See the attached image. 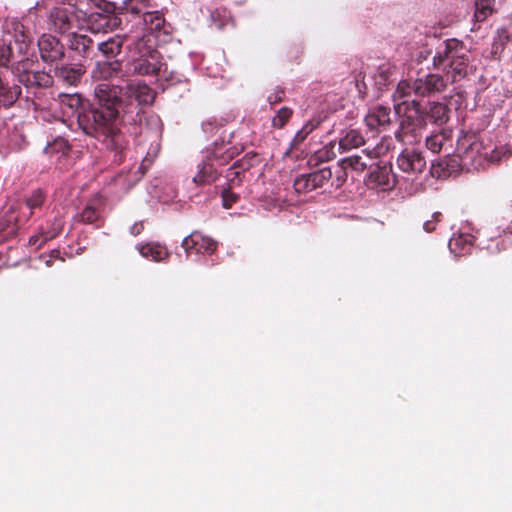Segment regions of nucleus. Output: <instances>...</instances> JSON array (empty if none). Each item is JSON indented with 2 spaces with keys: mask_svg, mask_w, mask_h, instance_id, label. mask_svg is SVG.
<instances>
[{
  "mask_svg": "<svg viewBox=\"0 0 512 512\" xmlns=\"http://www.w3.org/2000/svg\"><path fill=\"white\" fill-rule=\"evenodd\" d=\"M121 105L119 87L102 82L95 86L93 101L79 116L82 131L113 153L112 161L117 165L124 161L129 148V139L118 125Z\"/></svg>",
  "mask_w": 512,
  "mask_h": 512,
  "instance_id": "obj_1",
  "label": "nucleus"
},
{
  "mask_svg": "<svg viewBox=\"0 0 512 512\" xmlns=\"http://www.w3.org/2000/svg\"><path fill=\"white\" fill-rule=\"evenodd\" d=\"M469 63V49L464 42L456 38L443 41L432 59L433 68L442 69L446 79H450L452 83L467 76Z\"/></svg>",
  "mask_w": 512,
  "mask_h": 512,
  "instance_id": "obj_2",
  "label": "nucleus"
},
{
  "mask_svg": "<svg viewBox=\"0 0 512 512\" xmlns=\"http://www.w3.org/2000/svg\"><path fill=\"white\" fill-rule=\"evenodd\" d=\"M127 43V60L133 71L142 76H156L165 66L163 56L150 35H136Z\"/></svg>",
  "mask_w": 512,
  "mask_h": 512,
  "instance_id": "obj_3",
  "label": "nucleus"
},
{
  "mask_svg": "<svg viewBox=\"0 0 512 512\" xmlns=\"http://www.w3.org/2000/svg\"><path fill=\"white\" fill-rule=\"evenodd\" d=\"M411 107L403 115L399 128L395 132V138L403 143L412 145L420 141L426 128V116L419 101L412 100Z\"/></svg>",
  "mask_w": 512,
  "mask_h": 512,
  "instance_id": "obj_4",
  "label": "nucleus"
},
{
  "mask_svg": "<svg viewBox=\"0 0 512 512\" xmlns=\"http://www.w3.org/2000/svg\"><path fill=\"white\" fill-rule=\"evenodd\" d=\"M365 144L362 132L357 128H345L340 131L338 141H330L317 156L322 161L334 159L338 153L348 152Z\"/></svg>",
  "mask_w": 512,
  "mask_h": 512,
  "instance_id": "obj_5",
  "label": "nucleus"
},
{
  "mask_svg": "<svg viewBox=\"0 0 512 512\" xmlns=\"http://www.w3.org/2000/svg\"><path fill=\"white\" fill-rule=\"evenodd\" d=\"M456 150L463 167H472L473 169L486 168L488 148L484 147L482 142L472 141L471 137L465 136L458 141Z\"/></svg>",
  "mask_w": 512,
  "mask_h": 512,
  "instance_id": "obj_6",
  "label": "nucleus"
},
{
  "mask_svg": "<svg viewBox=\"0 0 512 512\" xmlns=\"http://www.w3.org/2000/svg\"><path fill=\"white\" fill-rule=\"evenodd\" d=\"M77 0H55V6L49 13V22L58 33H66L73 27L74 18L77 17Z\"/></svg>",
  "mask_w": 512,
  "mask_h": 512,
  "instance_id": "obj_7",
  "label": "nucleus"
},
{
  "mask_svg": "<svg viewBox=\"0 0 512 512\" xmlns=\"http://www.w3.org/2000/svg\"><path fill=\"white\" fill-rule=\"evenodd\" d=\"M4 40H12V44L18 48V53H28L32 44L31 30L18 19H10L5 22Z\"/></svg>",
  "mask_w": 512,
  "mask_h": 512,
  "instance_id": "obj_8",
  "label": "nucleus"
},
{
  "mask_svg": "<svg viewBox=\"0 0 512 512\" xmlns=\"http://www.w3.org/2000/svg\"><path fill=\"white\" fill-rule=\"evenodd\" d=\"M389 147L385 148L387 151ZM383 144L373 150L363 149L360 154H354L349 157H345L338 162V166L343 169H350L352 171L362 173L368 167L372 168L373 160L383 153Z\"/></svg>",
  "mask_w": 512,
  "mask_h": 512,
  "instance_id": "obj_9",
  "label": "nucleus"
},
{
  "mask_svg": "<svg viewBox=\"0 0 512 512\" xmlns=\"http://www.w3.org/2000/svg\"><path fill=\"white\" fill-rule=\"evenodd\" d=\"M398 168L410 175L417 176L424 172L427 166L423 153L415 148H405L397 157Z\"/></svg>",
  "mask_w": 512,
  "mask_h": 512,
  "instance_id": "obj_10",
  "label": "nucleus"
},
{
  "mask_svg": "<svg viewBox=\"0 0 512 512\" xmlns=\"http://www.w3.org/2000/svg\"><path fill=\"white\" fill-rule=\"evenodd\" d=\"M37 45L41 60L45 63L52 64L65 57V46L51 34H43L38 39Z\"/></svg>",
  "mask_w": 512,
  "mask_h": 512,
  "instance_id": "obj_11",
  "label": "nucleus"
},
{
  "mask_svg": "<svg viewBox=\"0 0 512 512\" xmlns=\"http://www.w3.org/2000/svg\"><path fill=\"white\" fill-rule=\"evenodd\" d=\"M68 58L72 61H80L91 57L94 49L93 40L87 35L72 33L68 36Z\"/></svg>",
  "mask_w": 512,
  "mask_h": 512,
  "instance_id": "obj_12",
  "label": "nucleus"
},
{
  "mask_svg": "<svg viewBox=\"0 0 512 512\" xmlns=\"http://www.w3.org/2000/svg\"><path fill=\"white\" fill-rule=\"evenodd\" d=\"M104 207V198L97 194L86 203L75 219L82 224H92L99 228L103 224Z\"/></svg>",
  "mask_w": 512,
  "mask_h": 512,
  "instance_id": "obj_13",
  "label": "nucleus"
},
{
  "mask_svg": "<svg viewBox=\"0 0 512 512\" xmlns=\"http://www.w3.org/2000/svg\"><path fill=\"white\" fill-rule=\"evenodd\" d=\"M446 87L447 81L440 74L429 73L414 80V94L420 97H429L443 92Z\"/></svg>",
  "mask_w": 512,
  "mask_h": 512,
  "instance_id": "obj_14",
  "label": "nucleus"
},
{
  "mask_svg": "<svg viewBox=\"0 0 512 512\" xmlns=\"http://www.w3.org/2000/svg\"><path fill=\"white\" fill-rule=\"evenodd\" d=\"M181 246L188 255L192 252L210 255L216 251L217 242L198 231H194L183 239Z\"/></svg>",
  "mask_w": 512,
  "mask_h": 512,
  "instance_id": "obj_15",
  "label": "nucleus"
},
{
  "mask_svg": "<svg viewBox=\"0 0 512 512\" xmlns=\"http://www.w3.org/2000/svg\"><path fill=\"white\" fill-rule=\"evenodd\" d=\"M30 62L27 53H18V48L12 44V40H0V66L9 67L17 64V70L19 66L23 69Z\"/></svg>",
  "mask_w": 512,
  "mask_h": 512,
  "instance_id": "obj_16",
  "label": "nucleus"
},
{
  "mask_svg": "<svg viewBox=\"0 0 512 512\" xmlns=\"http://www.w3.org/2000/svg\"><path fill=\"white\" fill-rule=\"evenodd\" d=\"M85 73L86 67L80 61L56 66L54 70L55 77L62 83L69 86H76L80 83Z\"/></svg>",
  "mask_w": 512,
  "mask_h": 512,
  "instance_id": "obj_17",
  "label": "nucleus"
},
{
  "mask_svg": "<svg viewBox=\"0 0 512 512\" xmlns=\"http://www.w3.org/2000/svg\"><path fill=\"white\" fill-rule=\"evenodd\" d=\"M369 182L376 187L391 189L396 185V175L391 163H378L369 174Z\"/></svg>",
  "mask_w": 512,
  "mask_h": 512,
  "instance_id": "obj_18",
  "label": "nucleus"
},
{
  "mask_svg": "<svg viewBox=\"0 0 512 512\" xmlns=\"http://www.w3.org/2000/svg\"><path fill=\"white\" fill-rule=\"evenodd\" d=\"M135 38L136 35H131L128 33L117 34L113 37H109L105 41L99 42L97 44V49L107 59H113L121 53L123 46H125V48L127 49V43L130 41L128 39Z\"/></svg>",
  "mask_w": 512,
  "mask_h": 512,
  "instance_id": "obj_19",
  "label": "nucleus"
},
{
  "mask_svg": "<svg viewBox=\"0 0 512 512\" xmlns=\"http://www.w3.org/2000/svg\"><path fill=\"white\" fill-rule=\"evenodd\" d=\"M19 82L28 90L52 87L53 76L45 71H23L19 75Z\"/></svg>",
  "mask_w": 512,
  "mask_h": 512,
  "instance_id": "obj_20",
  "label": "nucleus"
},
{
  "mask_svg": "<svg viewBox=\"0 0 512 512\" xmlns=\"http://www.w3.org/2000/svg\"><path fill=\"white\" fill-rule=\"evenodd\" d=\"M87 23L93 33H105L116 28L120 24V19L115 15L95 12L88 16Z\"/></svg>",
  "mask_w": 512,
  "mask_h": 512,
  "instance_id": "obj_21",
  "label": "nucleus"
},
{
  "mask_svg": "<svg viewBox=\"0 0 512 512\" xmlns=\"http://www.w3.org/2000/svg\"><path fill=\"white\" fill-rule=\"evenodd\" d=\"M238 154L236 147L230 145V142H225L223 139L215 141L213 147L207 152L206 157L216 162L219 165H225Z\"/></svg>",
  "mask_w": 512,
  "mask_h": 512,
  "instance_id": "obj_22",
  "label": "nucleus"
},
{
  "mask_svg": "<svg viewBox=\"0 0 512 512\" xmlns=\"http://www.w3.org/2000/svg\"><path fill=\"white\" fill-rule=\"evenodd\" d=\"M58 100L61 105L63 113L68 115H76L78 122L79 116H81L82 112L86 110V104L89 103V101L84 100L77 93H60L58 95Z\"/></svg>",
  "mask_w": 512,
  "mask_h": 512,
  "instance_id": "obj_23",
  "label": "nucleus"
},
{
  "mask_svg": "<svg viewBox=\"0 0 512 512\" xmlns=\"http://www.w3.org/2000/svg\"><path fill=\"white\" fill-rule=\"evenodd\" d=\"M122 72V61H97L91 72L94 80H110L117 77Z\"/></svg>",
  "mask_w": 512,
  "mask_h": 512,
  "instance_id": "obj_24",
  "label": "nucleus"
},
{
  "mask_svg": "<svg viewBox=\"0 0 512 512\" xmlns=\"http://www.w3.org/2000/svg\"><path fill=\"white\" fill-rule=\"evenodd\" d=\"M140 23L143 24L145 28L143 34L150 35L154 41L162 30L164 34L167 33L165 31L166 22L164 15L159 11H149Z\"/></svg>",
  "mask_w": 512,
  "mask_h": 512,
  "instance_id": "obj_25",
  "label": "nucleus"
},
{
  "mask_svg": "<svg viewBox=\"0 0 512 512\" xmlns=\"http://www.w3.org/2000/svg\"><path fill=\"white\" fill-rule=\"evenodd\" d=\"M21 95V87L0 75V109L10 108Z\"/></svg>",
  "mask_w": 512,
  "mask_h": 512,
  "instance_id": "obj_26",
  "label": "nucleus"
},
{
  "mask_svg": "<svg viewBox=\"0 0 512 512\" xmlns=\"http://www.w3.org/2000/svg\"><path fill=\"white\" fill-rule=\"evenodd\" d=\"M390 108L378 105L370 110V112L365 117V123L368 128L371 130L376 129L378 127H387L391 123L390 119Z\"/></svg>",
  "mask_w": 512,
  "mask_h": 512,
  "instance_id": "obj_27",
  "label": "nucleus"
},
{
  "mask_svg": "<svg viewBox=\"0 0 512 512\" xmlns=\"http://www.w3.org/2000/svg\"><path fill=\"white\" fill-rule=\"evenodd\" d=\"M428 110H424L426 123L429 121L435 125H443L449 120V108L440 102H429Z\"/></svg>",
  "mask_w": 512,
  "mask_h": 512,
  "instance_id": "obj_28",
  "label": "nucleus"
},
{
  "mask_svg": "<svg viewBox=\"0 0 512 512\" xmlns=\"http://www.w3.org/2000/svg\"><path fill=\"white\" fill-rule=\"evenodd\" d=\"M144 160L135 172H120L112 178V182L120 184L124 190H129L134 186L146 173L147 165Z\"/></svg>",
  "mask_w": 512,
  "mask_h": 512,
  "instance_id": "obj_29",
  "label": "nucleus"
},
{
  "mask_svg": "<svg viewBox=\"0 0 512 512\" xmlns=\"http://www.w3.org/2000/svg\"><path fill=\"white\" fill-rule=\"evenodd\" d=\"M127 93L139 104H152L155 99L154 91L145 83L128 84Z\"/></svg>",
  "mask_w": 512,
  "mask_h": 512,
  "instance_id": "obj_30",
  "label": "nucleus"
},
{
  "mask_svg": "<svg viewBox=\"0 0 512 512\" xmlns=\"http://www.w3.org/2000/svg\"><path fill=\"white\" fill-rule=\"evenodd\" d=\"M199 170L193 177V182L197 185H206L214 182L218 178V172L214 167V162L207 157L198 166Z\"/></svg>",
  "mask_w": 512,
  "mask_h": 512,
  "instance_id": "obj_31",
  "label": "nucleus"
},
{
  "mask_svg": "<svg viewBox=\"0 0 512 512\" xmlns=\"http://www.w3.org/2000/svg\"><path fill=\"white\" fill-rule=\"evenodd\" d=\"M248 168L249 164L245 160L236 161L230 168H228L225 175L227 187L236 188L241 186L245 178V172Z\"/></svg>",
  "mask_w": 512,
  "mask_h": 512,
  "instance_id": "obj_32",
  "label": "nucleus"
},
{
  "mask_svg": "<svg viewBox=\"0 0 512 512\" xmlns=\"http://www.w3.org/2000/svg\"><path fill=\"white\" fill-rule=\"evenodd\" d=\"M320 123L321 120L319 118L310 119L307 123H305L302 129L295 134L294 138L290 142V146L286 154H290L293 151L298 150L300 145L320 125Z\"/></svg>",
  "mask_w": 512,
  "mask_h": 512,
  "instance_id": "obj_33",
  "label": "nucleus"
},
{
  "mask_svg": "<svg viewBox=\"0 0 512 512\" xmlns=\"http://www.w3.org/2000/svg\"><path fill=\"white\" fill-rule=\"evenodd\" d=\"M448 246L455 256L465 255L470 252L473 246V236L470 234H459L453 236L449 240Z\"/></svg>",
  "mask_w": 512,
  "mask_h": 512,
  "instance_id": "obj_34",
  "label": "nucleus"
},
{
  "mask_svg": "<svg viewBox=\"0 0 512 512\" xmlns=\"http://www.w3.org/2000/svg\"><path fill=\"white\" fill-rule=\"evenodd\" d=\"M140 254L153 261L159 262L169 257V252L165 246L158 243H147L140 247Z\"/></svg>",
  "mask_w": 512,
  "mask_h": 512,
  "instance_id": "obj_35",
  "label": "nucleus"
},
{
  "mask_svg": "<svg viewBox=\"0 0 512 512\" xmlns=\"http://www.w3.org/2000/svg\"><path fill=\"white\" fill-rule=\"evenodd\" d=\"M149 0H129L125 4V13L138 18L140 23L144 16L149 12L150 8Z\"/></svg>",
  "mask_w": 512,
  "mask_h": 512,
  "instance_id": "obj_36",
  "label": "nucleus"
},
{
  "mask_svg": "<svg viewBox=\"0 0 512 512\" xmlns=\"http://www.w3.org/2000/svg\"><path fill=\"white\" fill-rule=\"evenodd\" d=\"M495 0H475L474 19L484 22L494 12Z\"/></svg>",
  "mask_w": 512,
  "mask_h": 512,
  "instance_id": "obj_37",
  "label": "nucleus"
},
{
  "mask_svg": "<svg viewBox=\"0 0 512 512\" xmlns=\"http://www.w3.org/2000/svg\"><path fill=\"white\" fill-rule=\"evenodd\" d=\"M63 229V220L61 218L56 217L51 224V228L41 234L40 237L32 236L30 238V243L36 244L38 240L41 238L40 245L45 243L48 240L54 239L56 236L60 234Z\"/></svg>",
  "mask_w": 512,
  "mask_h": 512,
  "instance_id": "obj_38",
  "label": "nucleus"
},
{
  "mask_svg": "<svg viewBox=\"0 0 512 512\" xmlns=\"http://www.w3.org/2000/svg\"><path fill=\"white\" fill-rule=\"evenodd\" d=\"M451 162V156L446 155L444 158H440L436 161H432L430 174L434 178H447L449 177V163Z\"/></svg>",
  "mask_w": 512,
  "mask_h": 512,
  "instance_id": "obj_39",
  "label": "nucleus"
},
{
  "mask_svg": "<svg viewBox=\"0 0 512 512\" xmlns=\"http://www.w3.org/2000/svg\"><path fill=\"white\" fill-rule=\"evenodd\" d=\"M210 20L212 25L217 29H222L231 22L232 18L228 9L225 7H217L211 11Z\"/></svg>",
  "mask_w": 512,
  "mask_h": 512,
  "instance_id": "obj_40",
  "label": "nucleus"
},
{
  "mask_svg": "<svg viewBox=\"0 0 512 512\" xmlns=\"http://www.w3.org/2000/svg\"><path fill=\"white\" fill-rule=\"evenodd\" d=\"M448 137L445 132L433 134L426 138V147L433 153H439Z\"/></svg>",
  "mask_w": 512,
  "mask_h": 512,
  "instance_id": "obj_41",
  "label": "nucleus"
},
{
  "mask_svg": "<svg viewBox=\"0 0 512 512\" xmlns=\"http://www.w3.org/2000/svg\"><path fill=\"white\" fill-rule=\"evenodd\" d=\"M311 174H302L294 180V189L297 193H306L315 189Z\"/></svg>",
  "mask_w": 512,
  "mask_h": 512,
  "instance_id": "obj_42",
  "label": "nucleus"
},
{
  "mask_svg": "<svg viewBox=\"0 0 512 512\" xmlns=\"http://www.w3.org/2000/svg\"><path fill=\"white\" fill-rule=\"evenodd\" d=\"M292 115L293 110L291 108H280L276 115L272 118V126L277 129H282L288 123Z\"/></svg>",
  "mask_w": 512,
  "mask_h": 512,
  "instance_id": "obj_43",
  "label": "nucleus"
},
{
  "mask_svg": "<svg viewBox=\"0 0 512 512\" xmlns=\"http://www.w3.org/2000/svg\"><path fill=\"white\" fill-rule=\"evenodd\" d=\"M310 174L312 176L311 181L313 182L315 189L322 187L332 178V171L329 167H324Z\"/></svg>",
  "mask_w": 512,
  "mask_h": 512,
  "instance_id": "obj_44",
  "label": "nucleus"
},
{
  "mask_svg": "<svg viewBox=\"0 0 512 512\" xmlns=\"http://www.w3.org/2000/svg\"><path fill=\"white\" fill-rule=\"evenodd\" d=\"M45 201V195L42 190L37 189L31 193V195L26 199V207L30 210V214L33 213V210L40 208Z\"/></svg>",
  "mask_w": 512,
  "mask_h": 512,
  "instance_id": "obj_45",
  "label": "nucleus"
},
{
  "mask_svg": "<svg viewBox=\"0 0 512 512\" xmlns=\"http://www.w3.org/2000/svg\"><path fill=\"white\" fill-rule=\"evenodd\" d=\"M234 188L225 187L221 192L222 205L224 208L229 209L233 204L239 200V195L233 191Z\"/></svg>",
  "mask_w": 512,
  "mask_h": 512,
  "instance_id": "obj_46",
  "label": "nucleus"
},
{
  "mask_svg": "<svg viewBox=\"0 0 512 512\" xmlns=\"http://www.w3.org/2000/svg\"><path fill=\"white\" fill-rule=\"evenodd\" d=\"M507 150L503 147L488 149V155L486 160V168L491 164H496L506 155Z\"/></svg>",
  "mask_w": 512,
  "mask_h": 512,
  "instance_id": "obj_47",
  "label": "nucleus"
},
{
  "mask_svg": "<svg viewBox=\"0 0 512 512\" xmlns=\"http://www.w3.org/2000/svg\"><path fill=\"white\" fill-rule=\"evenodd\" d=\"M400 97L404 98L414 93V81L407 80L400 81L396 91Z\"/></svg>",
  "mask_w": 512,
  "mask_h": 512,
  "instance_id": "obj_48",
  "label": "nucleus"
},
{
  "mask_svg": "<svg viewBox=\"0 0 512 512\" xmlns=\"http://www.w3.org/2000/svg\"><path fill=\"white\" fill-rule=\"evenodd\" d=\"M441 220H442V214L440 212L433 213L432 219L424 222V224H423L424 230L428 233L435 231L436 224L441 222Z\"/></svg>",
  "mask_w": 512,
  "mask_h": 512,
  "instance_id": "obj_49",
  "label": "nucleus"
},
{
  "mask_svg": "<svg viewBox=\"0 0 512 512\" xmlns=\"http://www.w3.org/2000/svg\"><path fill=\"white\" fill-rule=\"evenodd\" d=\"M463 166L461 159L457 155L451 156V162L449 163V176L457 172L459 167Z\"/></svg>",
  "mask_w": 512,
  "mask_h": 512,
  "instance_id": "obj_50",
  "label": "nucleus"
},
{
  "mask_svg": "<svg viewBox=\"0 0 512 512\" xmlns=\"http://www.w3.org/2000/svg\"><path fill=\"white\" fill-rule=\"evenodd\" d=\"M347 170L348 169H343L342 167H339V172L336 175L335 184H334L336 188L341 187L347 180Z\"/></svg>",
  "mask_w": 512,
  "mask_h": 512,
  "instance_id": "obj_51",
  "label": "nucleus"
},
{
  "mask_svg": "<svg viewBox=\"0 0 512 512\" xmlns=\"http://www.w3.org/2000/svg\"><path fill=\"white\" fill-rule=\"evenodd\" d=\"M499 37L502 41H512V24L502 28L499 32Z\"/></svg>",
  "mask_w": 512,
  "mask_h": 512,
  "instance_id": "obj_52",
  "label": "nucleus"
},
{
  "mask_svg": "<svg viewBox=\"0 0 512 512\" xmlns=\"http://www.w3.org/2000/svg\"><path fill=\"white\" fill-rule=\"evenodd\" d=\"M284 95V91L282 89L277 90L275 93L268 96V101L270 104H276L282 101Z\"/></svg>",
  "mask_w": 512,
  "mask_h": 512,
  "instance_id": "obj_53",
  "label": "nucleus"
},
{
  "mask_svg": "<svg viewBox=\"0 0 512 512\" xmlns=\"http://www.w3.org/2000/svg\"><path fill=\"white\" fill-rule=\"evenodd\" d=\"M144 229V226L142 223H135L131 228L130 232L132 235H139Z\"/></svg>",
  "mask_w": 512,
  "mask_h": 512,
  "instance_id": "obj_54",
  "label": "nucleus"
},
{
  "mask_svg": "<svg viewBox=\"0 0 512 512\" xmlns=\"http://www.w3.org/2000/svg\"><path fill=\"white\" fill-rule=\"evenodd\" d=\"M51 254H52V256H56L59 254V251L53 250Z\"/></svg>",
  "mask_w": 512,
  "mask_h": 512,
  "instance_id": "obj_55",
  "label": "nucleus"
},
{
  "mask_svg": "<svg viewBox=\"0 0 512 512\" xmlns=\"http://www.w3.org/2000/svg\"><path fill=\"white\" fill-rule=\"evenodd\" d=\"M507 229L509 230L510 233H512V221H511V224L508 226Z\"/></svg>",
  "mask_w": 512,
  "mask_h": 512,
  "instance_id": "obj_56",
  "label": "nucleus"
}]
</instances>
